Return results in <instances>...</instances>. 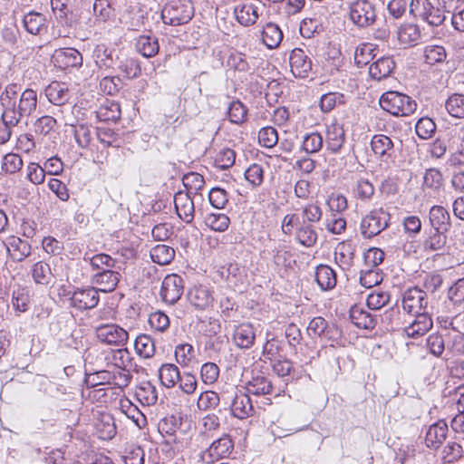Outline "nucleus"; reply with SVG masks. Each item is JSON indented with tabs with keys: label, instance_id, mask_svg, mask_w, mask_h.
Returning a JSON list of instances; mask_svg holds the SVG:
<instances>
[{
	"label": "nucleus",
	"instance_id": "19",
	"mask_svg": "<svg viewBox=\"0 0 464 464\" xmlns=\"http://www.w3.org/2000/svg\"><path fill=\"white\" fill-rule=\"evenodd\" d=\"M448 425L444 420H439L430 426L426 432L425 443L428 448L439 449L447 438Z\"/></svg>",
	"mask_w": 464,
	"mask_h": 464
},
{
	"label": "nucleus",
	"instance_id": "45",
	"mask_svg": "<svg viewBox=\"0 0 464 464\" xmlns=\"http://www.w3.org/2000/svg\"><path fill=\"white\" fill-rule=\"evenodd\" d=\"M206 225L214 231L224 232L230 224L229 218L223 213H211L205 218Z\"/></svg>",
	"mask_w": 464,
	"mask_h": 464
},
{
	"label": "nucleus",
	"instance_id": "23",
	"mask_svg": "<svg viewBox=\"0 0 464 464\" xmlns=\"http://www.w3.org/2000/svg\"><path fill=\"white\" fill-rule=\"evenodd\" d=\"M350 318L358 328L362 329H373L377 324V319L374 315L358 305L351 308Z\"/></svg>",
	"mask_w": 464,
	"mask_h": 464
},
{
	"label": "nucleus",
	"instance_id": "26",
	"mask_svg": "<svg viewBox=\"0 0 464 464\" xmlns=\"http://www.w3.org/2000/svg\"><path fill=\"white\" fill-rule=\"evenodd\" d=\"M421 33L419 25L406 23L401 24L397 31L399 42L405 46L415 45L420 39Z\"/></svg>",
	"mask_w": 464,
	"mask_h": 464
},
{
	"label": "nucleus",
	"instance_id": "36",
	"mask_svg": "<svg viewBox=\"0 0 464 464\" xmlns=\"http://www.w3.org/2000/svg\"><path fill=\"white\" fill-rule=\"evenodd\" d=\"M95 430L101 440H111L117 433L114 419L110 414H104L95 423Z\"/></svg>",
	"mask_w": 464,
	"mask_h": 464
},
{
	"label": "nucleus",
	"instance_id": "54",
	"mask_svg": "<svg viewBox=\"0 0 464 464\" xmlns=\"http://www.w3.org/2000/svg\"><path fill=\"white\" fill-rule=\"evenodd\" d=\"M183 185L188 189L187 193H195L197 194L200 191L205 185V180L202 175L196 172H189L183 176L182 179Z\"/></svg>",
	"mask_w": 464,
	"mask_h": 464
},
{
	"label": "nucleus",
	"instance_id": "29",
	"mask_svg": "<svg viewBox=\"0 0 464 464\" xmlns=\"http://www.w3.org/2000/svg\"><path fill=\"white\" fill-rule=\"evenodd\" d=\"M430 223L432 229L448 231L450 227V216L448 210L442 206L431 207L429 213Z\"/></svg>",
	"mask_w": 464,
	"mask_h": 464
},
{
	"label": "nucleus",
	"instance_id": "18",
	"mask_svg": "<svg viewBox=\"0 0 464 464\" xmlns=\"http://www.w3.org/2000/svg\"><path fill=\"white\" fill-rule=\"evenodd\" d=\"M433 326L430 315L422 312L415 314L414 321L405 327L404 332L408 337L418 338L428 333Z\"/></svg>",
	"mask_w": 464,
	"mask_h": 464
},
{
	"label": "nucleus",
	"instance_id": "17",
	"mask_svg": "<svg viewBox=\"0 0 464 464\" xmlns=\"http://www.w3.org/2000/svg\"><path fill=\"white\" fill-rule=\"evenodd\" d=\"M191 305L199 310H206L213 303V295L210 289L205 285H195L188 295Z\"/></svg>",
	"mask_w": 464,
	"mask_h": 464
},
{
	"label": "nucleus",
	"instance_id": "21",
	"mask_svg": "<svg viewBox=\"0 0 464 464\" xmlns=\"http://www.w3.org/2000/svg\"><path fill=\"white\" fill-rule=\"evenodd\" d=\"M271 243L270 254L274 264L278 267H290L295 260L289 246L278 241H272Z\"/></svg>",
	"mask_w": 464,
	"mask_h": 464
},
{
	"label": "nucleus",
	"instance_id": "20",
	"mask_svg": "<svg viewBox=\"0 0 464 464\" xmlns=\"http://www.w3.org/2000/svg\"><path fill=\"white\" fill-rule=\"evenodd\" d=\"M121 274L111 269L99 271L92 277V283L101 286L100 290L104 293L112 292L118 285Z\"/></svg>",
	"mask_w": 464,
	"mask_h": 464
},
{
	"label": "nucleus",
	"instance_id": "49",
	"mask_svg": "<svg viewBox=\"0 0 464 464\" xmlns=\"http://www.w3.org/2000/svg\"><path fill=\"white\" fill-rule=\"evenodd\" d=\"M446 231L433 229L430 237L424 241L426 250L437 251L444 247L447 242Z\"/></svg>",
	"mask_w": 464,
	"mask_h": 464
},
{
	"label": "nucleus",
	"instance_id": "55",
	"mask_svg": "<svg viewBox=\"0 0 464 464\" xmlns=\"http://www.w3.org/2000/svg\"><path fill=\"white\" fill-rule=\"evenodd\" d=\"M382 281V275L379 268H366L361 271L360 283L366 288L379 285Z\"/></svg>",
	"mask_w": 464,
	"mask_h": 464
},
{
	"label": "nucleus",
	"instance_id": "13",
	"mask_svg": "<svg viewBox=\"0 0 464 464\" xmlns=\"http://www.w3.org/2000/svg\"><path fill=\"white\" fill-rule=\"evenodd\" d=\"M181 423L175 416H170L168 418H164L159 423V431L162 435H167L169 439L167 440L168 444H175L177 446L183 447L187 442H185L182 439L179 438V433H181L180 430Z\"/></svg>",
	"mask_w": 464,
	"mask_h": 464
},
{
	"label": "nucleus",
	"instance_id": "2",
	"mask_svg": "<svg viewBox=\"0 0 464 464\" xmlns=\"http://www.w3.org/2000/svg\"><path fill=\"white\" fill-rule=\"evenodd\" d=\"M382 110L394 116H408L413 113L417 104L410 96L398 92H387L380 98Z\"/></svg>",
	"mask_w": 464,
	"mask_h": 464
},
{
	"label": "nucleus",
	"instance_id": "58",
	"mask_svg": "<svg viewBox=\"0 0 464 464\" xmlns=\"http://www.w3.org/2000/svg\"><path fill=\"white\" fill-rule=\"evenodd\" d=\"M421 20L430 26L438 27L445 22L446 15L440 8H439L437 5L434 6L431 4L430 6H429L428 12L425 14Z\"/></svg>",
	"mask_w": 464,
	"mask_h": 464
},
{
	"label": "nucleus",
	"instance_id": "35",
	"mask_svg": "<svg viewBox=\"0 0 464 464\" xmlns=\"http://www.w3.org/2000/svg\"><path fill=\"white\" fill-rule=\"evenodd\" d=\"M31 274L33 280L37 285H48L53 283L54 279V275L49 264L43 261L36 262L33 266Z\"/></svg>",
	"mask_w": 464,
	"mask_h": 464
},
{
	"label": "nucleus",
	"instance_id": "37",
	"mask_svg": "<svg viewBox=\"0 0 464 464\" xmlns=\"http://www.w3.org/2000/svg\"><path fill=\"white\" fill-rule=\"evenodd\" d=\"M234 14L237 22L246 26L255 24L258 18L256 8L251 4L237 5Z\"/></svg>",
	"mask_w": 464,
	"mask_h": 464
},
{
	"label": "nucleus",
	"instance_id": "59",
	"mask_svg": "<svg viewBox=\"0 0 464 464\" xmlns=\"http://www.w3.org/2000/svg\"><path fill=\"white\" fill-rule=\"evenodd\" d=\"M323 212L317 202L310 203L302 209L303 223L311 224L318 222L322 218Z\"/></svg>",
	"mask_w": 464,
	"mask_h": 464
},
{
	"label": "nucleus",
	"instance_id": "25",
	"mask_svg": "<svg viewBox=\"0 0 464 464\" xmlns=\"http://www.w3.org/2000/svg\"><path fill=\"white\" fill-rule=\"evenodd\" d=\"M45 96L54 105H63L69 100V89L65 83L52 82L45 88Z\"/></svg>",
	"mask_w": 464,
	"mask_h": 464
},
{
	"label": "nucleus",
	"instance_id": "46",
	"mask_svg": "<svg viewBox=\"0 0 464 464\" xmlns=\"http://www.w3.org/2000/svg\"><path fill=\"white\" fill-rule=\"evenodd\" d=\"M442 186V173L435 168L428 169L423 177V187L434 191H439Z\"/></svg>",
	"mask_w": 464,
	"mask_h": 464
},
{
	"label": "nucleus",
	"instance_id": "28",
	"mask_svg": "<svg viewBox=\"0 0 464 464\" xmlns=\"http://www.w3.org/2000/svg\"><path fill=\"white\" fill-rule=\"evenodd\" d=\"M23 24L25 30L34 35H40L47 30L45 16L37 12H30L24 15Z\"/></svg>",
	"mask_w": 464,
	"mask_h": 464
},
{
	"label": "nucleus",
	"instance_id": "3",
	"mask_svg": "<svg viewBox=\"0 0 464 464\" xmlns=\"http://www.w3.org/2000/svg\"><path fill=\"white\" fill-rule=\"evenodd\" d=\"M349 17L359 28H368L377 20L375 5L368 0H354L349 6Z\"/></svg>",
	"mask_w": 464,
	"mask_h": 464
},
{
	"label": "nucleus",
	"instance_id": "31",
	"mask_svg": "<svg viewBox=\"0 0 464 464\" xmlns=\"http://www.w3.org/2000/svg\"><path fill=\"white\" fill-rule=\"evenodd\" d=\"M314 276L318 285L324 291L333 289L336 285V274L329 266H318Z\"/></svg>",
	"mask_w": 464,
	"mask_h": 464
},
{
	"label": "nucleus",
	"instance_id": "9",
	"mask_svg": "<svg viewBox=\"0 0 464 464\" xmlns=\"http://www.w3.org/2000/svg\"><path fill=\"white\" fill-rule=\"evenodd\" d=\"M183 291L184 280L181 276L171 274L163 279L160 295L165 303L174 304L180 299Z\"/></svg>",
	"mask_w": 464,
	"mask_h": 464
},
{
	"label": "nucleus",
	"instance_id": "5",
	"mask_svg": "<svg viewBox=\"0 0 464 464\" xmlns=\"http://www.w3.org/2000/svg\"><path fill=\"white\" fill-rule=\"evenodd\" d=\"M234 450V441L228 434L214 440L210 446L200 454L203 462L212 463L219 459L227 458Z\"/></svg>",
	"mask_w": 464,
	"mask_h": 464
},
{
	"label": "nucleus",
	"instance_id": "41",
	"mask_svg": "<svg viewBox=\"0 0 464 464\" xmlns=\"http://www.w3.org/2000/svg\"><path fill=\"white\" fill-rule=\"evenodd\" d=\"M134 347L136 353L145 359L151 358L155 354V343L150 335H139L135 340Z\"/></svg>",
	"mask_w": 464,
	"mask_h": 464
},
{
	"label": "nucleus",
	"instance_id": "4",
	"mask_svg": "<svg viewBox=\"0 0 464 464\" xmlns=\"http://www.w3.org/2000/svg\"><path fill=\"white\" fill-rule=\"evenodd\" d=\"M390 214L382 208L373 209L362 218L360 225L361 234L364 238L379 235L388 226Z\"/></svg>",
	"mask_w": 464,
	"mask_h": 464
},
{
	"label": "nucleus",
	"instance_id": "60",
	"mask_svg": "<svg viewBox=\"0 0 464 464\" xmlns=\"http://www.w3.org/2000/svg\"><path fill=\"white\" fill-rule=\"evenodd\" d=\"M119 69L123 73V76L128 79L137 78L141 72L139 63L135 60L129 58L120 61Z\"/></svg>",
	"mask_w": 464,
	"mask_h": 464
},
{
	"label": "nucleus",
	"instance_id": "38",
	"mask_svg": "<svg viewBox=\"0 0 464 464\" xmlns=\"http://www.w3.org/2000/svg\"><path fill=\"white\" fill-rule=\"evenodd\" d=\"M262 40L269 49L276 48L283 40V33L278 25L268 23L263 29Z\"/></svg>",
	"mask_w": 464,
	"mask_h": 464
},
{
	"label": "nucleus",
	"instance_id": "10",
	"mask_svg": "<svg viewBox=\"0 0 464 464\" xmlns=\"http://www.w3.org/2000/svg\"><path fill=\"white\" fill-rule=\"evenodd\" d=\"M52 62L61 70L80 68L82 65V55L75 48H59L52 55Z\"/></svg>",
	"mask_w": 464,
	"mask_h": 464
},
{
	"label": "nucleus",
	"instance_id": "44",
	"mask_svg": "<svg viewBox=\"0 0 464 464\" xmlns=\"http://www.w3.org/2000/svg\"><path fill=\"white\" fill-rule=\"evenodd\" d=\"M425 63L433 65L445 61L447 57L446 50L441 45L430 44L423 50Z\"/></svg>",
	"mask_w": 464,
	"mask_h": 464
},
{
	"label": "nucleus",
	"instance_id": "40",
	"mask_svg": "<svg viewBox=\"0 0 464 464\" xmlns=\"http://www.w3.org/2000/svg\"><path fill=\"white\" fill-rule=\"evenodd\" d=\"M246 389L254 395H266L272 392L273 385L266 376L257 375L248 382Z\"/></svg>",
	"mask_w": 464,
	"mask_h": 464
},
{
	"label": "nucleus",
	"instance_id": "8",
	"mask_svg": "<svg viewBox=\"0 0 464 464\" xmlns=\"http://www.w3.org/2000/svg\"><path fill=\"white\" fill-rule=\"evenodd\" d=\"M427 305L428 296L425 291L412 287L404 292L402 308L408 314H417L425 312Z\"/></svg>",
	"mask_w": 464,
	"mask_h": 464
},
{
	"label": "nucleus",
	"instance_id": "12",
	"mask_svg": "<svg viewBox=\"0 0 464 464\" xmlns=\"http://www.w3.org/2000/svg\"><path fill=\"white\" fill-rule=\"evenodd\" d=\"M230 399V411L234 417L244 420L254 413L252 401L246 392L236 390Z\"/></svg>",
	"mask_w": 464,
	"mask_h": 464
},
{
	"label": "nucleus",
	"instance_id": "34",
	"mask_svg": "<svg viewBox=\"0 0 464 464\" xmlns=\"http://www.w3.org/2000/svg\"><path fill=\"white\" fill-rule=\"evenodd\" d=\"M159 378L164 387L170 389L175 387L179 382V379L181 378V373L175 364L164 363L159 370Z\"/></svg>",
	"mask_w": 464,
	"mask_h": 464
},
{
	"label": "nucleus",
	"instance_id": "61",
	"mask_svg": "<svg viewBox=\"0 0 464 464\" xmlns=\"http://www.w3.org/2000/svg\"><path fill=\"white\" fill-rule=\"evenodd\" d=\"M219 375V368L214 362H206L201 366L200 377L204 383L212 384L214 383Z\"/></svg>",
	"mask_w": 464,
	"mask_h": 464
},
{
	"label": "nucleus",
	"instance_id": "53",
	"mask_svg": "<svg viewBox=\"0 0 464 464\" xmlns=\"http://www.w3.org/2000/svg\"><path fill=\"white\" fill-rule=\"evenodd\" d=\"M236 152L229 148L220 150L215 159V166L220 169H227L235 164Z\"/></svg>",
	"mask_w": 464,
	"mask_h": 464
},
{
	"label": "nucleus",
	"instance_id": "62",
	"mask_svg": "<svg viewBox=\"0 0 464 464\" xmlns=\"http://www.w3.org/2000/svg\"><path fill=\"white\" fill-rule=\"evenodd\" d=\"M415 130L420 139L426 140L431 137L436 130V125L431 119L421 118L417 121Z\"/></svg>",
	"mask_w": 464,
	"mask_h": 464
},
{
	"label": "nucleus",
	"instance_id": "42",
	"mask_svg": "<svg viewBox=\"0 0 464 464\" xmlns=\"http://www.w3.org/2000/svg\"><path fill=\"white\" fill-rule=\"evenodd\" d=\"M297 241L307 247L313 246L317 240V233L312 224L303 223L295 232Z\"/></svg>",
	"mask_w": 464,
	"mask_h": 464
},
{
	"label": "nucleus",
	"instance_id": "27",
	"mask_svg": "<svg viewBox=\"0 0 464 464\" xmlns=\"http://www.w3.org/2000/svg\"><path fill=\"white\" fill-rule=\"evenodd\" d=\"M19 92L20 86L18 84L10 83L0 95V104L3 107V111L6 112V118H12L11 114L14 115V109Z\"/></svg>",
	"mask_w": 464,
	"mask_h": 464
},
{
	"label": "nucleus",
	"instance_id": "24",
	"mask_svg": "<svg viewBox=\"0 0 464 464\" xmlns=\"http://www.w3.org/2000/svg\"><path fill=\"white\" fill-rule=\"evenodd\" d=\"M345 140L344 130L342 125L333 123L326 130V146L333 153H337L343 146Z\"/></svg>",
	"mask_w": 464,
	"mask_h": 464
},
{
	"label": "nucleus",
	"instance_id": "30",
	"mask_svg": "<svg viewBox=\"0 0 464 464\" xmlns=\"http://www.w3.org/2000/svg\"><path fill=\"white\" fill-rule=\"evenodd\" d=\"M8 244L7 251L11 258L16 262H21L31 255V245L20 237H12Z\"/></svg>",
	"mask_w": 464,
	"mask_h": 464
},
{
	"label": "nucleus",
	"instance_id": "57",
	"mask_svg": "<svg viewBox=\"0 0 464 464\" xmlns=\"http://www.w3.org/2000/svg\"><path fill=\"white\" fill-rule=\"evenodd\" d=\"M389 301L390 295L388 292L375 290L368 295L366 303L369 309L379 310L386 305Z\"/></svg>",
	"mask_w": 464,
	"mask_h": 464
},
{
	"label": "nucleus",
	"instance_id": "56",
	"mask_svg": "<svg viewBox=\"0 0 464 464\" xmlns=\"http://www.w3.org/2000/svg\"><path fill=\"white\" fill-rule=\"evenodd\" d=\"M278 141L277 130L273 127L262 128L258 132V142L265 148H273Z\"/></svg>",
	"mask_w": 464,
	"mask_h": 464
},
{
	"label": "nucleus",
	"instance_id": "33",
	"mask_svg": "<svg viewBox=\"0 0 464 464\" xmlns=\"http://www.w3.org/2000/svg\"><path fill=\"white\" fill-rule=\"evenodd\" d=\"M135 48L146 58L154 57L160 51L158 38L150 35H140L137 38Z\"/></svg>",
	"mask_w": 464,
	"mask_h": 464
},
{
	"label": "nucleus",
	"instance_id": "50",
	"mask_svg": "<svg viewBox=\"0 0 464 464\" xmlns=\"http://www.w3.org/2000/svg\"><path fill=\"white\" fill-rule=\"evenodd\" d=\"M345 102L344 95L340 92H328L324 94L320 99V108L324 112H329L337 105Z\"/></svg>",
	"mask_w": 464,
	"mask_h": 464
},
{
	"label": "nucleus",
	"instance_id": "22",
	"mask_svg": "<svg viewBox=\"0 0 464 464\" xmlns=\"http://www.w3.org/2000/svg\"><path fill=\"white\" fill-rule=\"evenodd\" d=\"M256 334L252 324H241L236 327L233 340L236 345L241 349H249L254 344Z\"/></svg>",
	"mask_w": 464,
	"mask_h": 464
},
{
	"label": "nucleus",
	"instance_id": "15",
	"mask_svg": "<svg viewBox=\"0 0 464 464\" xmlns=\"http://www.w3.org/2000/svg\"><path fill=\"white\" fill-rule=\"evenodd\" d=\"M174 205L179 218L186 223H190L194 218V202L189 193L179 191L174 196Z\"/></svg>",
	"mask_w": 464,
	"mask_h": 464
},
{
	"label": "nucleus",
	"instance_id": "32",
	"mask_svg": "<svg viewBox=\"0 0 464 464\" xmlns=\"http://www.w3.org/2000/svg\"><path fill=\"white\" fill-rule=\"evenodd\" d=\"M395 67V63L391 57H382L371 64L369 74L378 81L388 77Z\"/></svg>",
	"mask_w": 464,
	"mask_h": 464
},
{
	"label": "nucleus",
	"instance_id": "63",
	"mask_svg": "<svg viewBox=\"0 0 464 464\" xmlns=\"http://www.w3.org/2000/svg\"><path fill=\"white\" fill-rule=\"evenodd\" d=\"M208 199L210 204L218 209L225 208L228 202L227 191L218 187L211 188L208 193Z\"/></svg>",
	"mask_w": 464,
	"mask_h": 464
},
{
	"label": "nucleus",
	"instance_id": "11",
	"mask_svg": "<svg viewBox=\"0 0 464 464\" xmlns=\"http://www.w3.org/2000/svg\"><path fill=\"white\" fill-rule=\"evenodd\" d=\"M99 300V292L96 288H78L72 294L70 304L78 310H87L96 307Z\"/></svg>",
	"mask_w": 464,
	"mask_h": 464
},
{
	"label": "nucleus",
	"instance_id": "1",
	"mask_svg": "<svg viewBox=\"0 0 464 464\" xmlns=\"http://www.w3.org/2000/svg\"><path fill=\"white\" fill-rule=\"evenodd\" d=\"M194 15V7L188 0H170L161 11L164 24L178 26L188 24Z\"/></svg>",
	"mask_w": 464,
	"mask_h": 464
},
{
	"label": "nucleus",
	"instance_id": "51",
	"mask_svg": "<svg viewBox=\"0 0 464 464\" xmlns=\"http://www.w3.org/2000/svg\"><path fill=\"white\" fill-rule=\"evenodd\" d=\"M220 401L219 395L213 391H206L200 393L198 399L197 406L200 411H209L215 409Z\"/></svg>",
	"mask_w": 464,
	"mask_h": 464
},
{
	"label": "nucleus",
	"instance_id": "52",
	"mask_svg": "<svg viewBox=\"0 0 464 464\" xmlns=\"http://www.w3.org/2000/svg\"><path fill=\"white\" fill-rule=\"evenodd\" d=\"M324 144V138L319 132H311L304 137L302 150L306 153L318 152Z\"/></svg>",
	"mask_w": 464,
	"mask_h": 464
},
{
	"label": "nucleus",
	"instance_id": "6",
	"mask_svg": "<svg viewBox=\"0 0 464 464\" xmlns=\"http://www.w3.org/2000/svg\"><path fill=\"white\" fill-rule=\"evenodd\" d=\"M95 334L102 343L115 346H123L129 339L127 331L115 324H99Z\"/></svg>",
	"mask_w": 464,
	"mask_h": 464
},
{
	"label": "nucleus",
	"instance_id": "39",
	"mask_svg": "<svg viewBox=\"0 0 464 464\" xmlns=\"http://www.w3.org/2000/svg\"><path fill=\"white\" fill-rule=\"evenodd\" d=\"M150 254L151 260L160 266L169 265L175 257L174 248L166 245L155 246Z\"/></svg>",
	"mask_w": 464,
	"mask_h": 464
},
{
	"label": "nucleus",
	"instance_id": "14",
	"mask_svg": "<svg viewBox=\"0 0 464 464\" xmlns=\"http://www.w3.org/2000/svg\"><path fill=\"white\" fill-rule=\"evenodd\" d=\"M290 66L295 77L305 78L312 70V62L302 49L295 48L290 54Z\"/></svg>",
	"mask_w": 464,
	"mask_h": 464
},
{
	"label": "nucleus",
	"instance_id": "48",
	"mask_svg": "<svg viewBox=\"0 0 464 464\" xmlns=\"http://www.w3.org/2000/svg\"><path fill=\"white\" fill-rule=\"evenodd\" d=\"M30 303L29 290L25 287H17L13 291L12 304L18 312H25Z\"/></svg>",
	"mask_w": 464,
	"mask_h": 464
},
{
	"label": "nucleus",
	"instance_id": "64",
	"mask_svg": "<svg viewBox=\"0 0 464 464\" xmlns=\"http://www.w3.org/2000/svg\"><path fill=\"white\" fill-rule=\"evenodd\" d=\"M448 297L453 304L464 302V277L457 280L448 291Z\"/></svg>",
	"mask_w": 464,
	"mask_h": 464
},
{
	"label": "nucleus",
	"instance_id": "7",
	"mask_svg": "<svg viewBox=\"0 0 464 464\" xmlns=\"http://www.w3.org/2000/svg\"><path fill=\"white\" fill-rule=\"evenodd\" d=\"M37 107V94L36 92L32 89L24 90L18 101V108L14 109V115L11 114L12 118H7L10 124L14 122H21V121L29 117L34 112Z\"/></svg>",
	"mask_w": 464,
	"mask_h": 464
},
{
	"label": "nucleus",
	"instance_id": "43",
	"mask_svg": "<svg viewBox=\"0 0 464 464\" xmlns=\"http://www.w3.org/2000/svg\"><path fill=\"white\" fill-rule=\"evenodd\" d=\"M445 108L450 116L458 119H463L464 94L454 93L450 95L445 102Z\"/></svg>",
	"mask_w": 464,
	"mask_h": 464
},
{
	"label": "nucleus",
	"instance_id": "16",
	"mask_svg": "<svg viewBox=\"0 0 464 464\" xmlns=\"http://www.w3.org/2000/svg\"><path fill=\"white\" fill-rule=\"evenodd\" d=\"M371 147L373 153L380 157L382 161H392L394 154L392 140L386 135L377 134L372 138Z\"/></svg>",
	"mask_w": 464,
	"mask_h": 464
},
{
	"label": "nucleus",
	"instance_id": "47",
	"mask_svg": "<svg viewBox=\"0 0 464 464\" xmlns=\"http://www.w3.org/2000/svg\"><path fill=\"white\" fill-rule=\"evenodd\" d=\"M227 115L232 123L242 124L246 120L247 109L240 101H233L228 107Z\"/></svg>",
	"mask_w": 464,
	"mask_h": 464
}]
</instances>
